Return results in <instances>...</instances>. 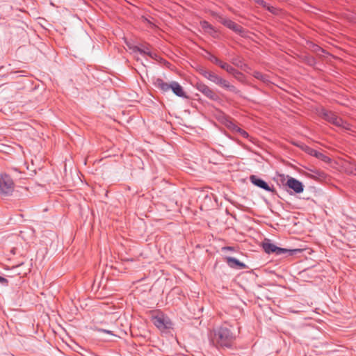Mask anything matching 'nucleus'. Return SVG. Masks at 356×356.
<instances>
[{
  "instance_id": "obj_1",
  "label": "nucleus",
  "mask_w": 356,
  "mask_h": 356,
  "mask_svg": "<svg viewBox=\"0 0 356 356\" xmlns=\"http://www.w3.org/2000/svg\"><path fill=\"white\" fill-rule=\"evenodd\" d=\"M236 334L234 327L223 324L213 328L209 334L211 343L216 348H231L236 340Z\"/></svg>"
},
{
  "instance_id": "obj_2",
  "label": "nucleus",
  "mask_w": 356,
  "mask_h": 356,
  "mask_svg": "<svg viewBox=\"0 0 356 356\" xmlns=\"http://www.w3.org/2000/svg\"><path fill=\"white\" fill-rule=\"evenodd\" d=\"M15 188V183L10 176L6 173L0 174V194L10 196Z\"/></svg>"
},
{
  "instance_id": "obj_3",
  "label": "nucleus",
  "mask_w": 356,
  "mask_h": 356,
  "mask_svg": "<svg viewBox=\"0 0 356 356\" xmlns=\"http://www.w3.org/2000/svg\"><path fill=\"white\" fill-rule=\"evenodd\" d=\"M318 115L325 120L337 127L343 126V120L341 118L338 117L334 113H333L331 111H327L324 108H322L319 110Z\"/></svg>"
},
{
  "instance_id": "obj_4",
  "label": "nucleus",
  "mask_w": 356,
  "mask_h": 356,
  "mask_svg": "<svg viewBox=\"0 0 356 356\" xmlns=\"http://www.w3.org/2000/svg\"><path fill=\"white\" fill-rule=\"evenodd\" d=\"M195 88L211 100L218 101L219 99L218 95L211 88L202 82H197L195 84Z\"/></svg>"
},
{
  "instance_id": "obj_5",
  "label": "nucleus",
  "mask_w": 356,
  "mask_h": 356,
  "mask_svg": "<svg viewBox=\"0 0 356 356\" xmlns=\"http://www.w3.org/2000/svg\"><path fill=\"white\" fill-rule=\"evenodd\" d=\"M219 21L222 25L233 31L236 33L240 35L241 36L245 35V30L241 25H238L232 20L227 18H220Z\"/></svg>"
},
{
  "instance_id": "obj_6",
  "label": "nucleus",
  "mask_w": 356,
  "mask_h": 356,
  "mask_svg": "<svg viewBox=\"0 0 356 356\" xmlns=\"http://www.w3.org/2000/svg\"><path fill=\"white\" fill-rule=\"evenodd\" d=\"M200 73L206 79L211 81V82L214 83L215 84L220 86L221 83H222V81L224 80L223 78L219 76L213 72L201 69L200 71Z\"/></svg>"
},
{
  "instance_id": "obj_7",
  "label": "nucleus",
  "mask_w": 356,
  "mask_h": 356,
  "mask_svg": "<svg viewBox=\"0 0 356 356\" xmlns=\"http://www.w3.org/2000/svg\"><path fill=\"white\" fill-rule=\"evenodd\" d=\"M250 180L254 185L259 188H261L268 192H275L273 187H270L264 180L256 175H251L250 177Z\"/></svg>"
},
{
  "instance_id": "obj_8",
  "label": "nucleus",
  "mask_w": 356,
  "mask_h": 356,
  "mask_svg": "<svg viewBox=\"0 0 356 356\" xmlns=\"http://www.w3.org/2000/svg\"><path fill=\"white\" fill-rule=\"evenodd\" d=\"M286 185L296 193H300L304 191L302 183L293 177H289Z\"/></svg>"
},
{
  "instance_id": "obj_9",
  "label": "nucleus",
  "mask_w": 356,
  "mask_h": 356,
  "mask_svg": "<svg viewBox=\"0 0 356 356\" xmlns=\"http://www.w3.org/2000/svg\"><path fill=\"white\" fill-rule=\"evenodd\" d=\"M227 265L235 269H245L246 265L234 257H227L225 258Z\"/></svg>"
},
{
  "instance_id": "obj_10",
  "label": "nucleus",
  "mask_w": 356,
  "mask_h": 356,
  "mask_svg": "<svg viewBox=\"0 0 356 356\" xmlns=\"http://www.w3.org/2000/svg\"><path fill=\"white\" fill-rule=\"evenodd\" d=\"M170 90H172L175 95L179 97H188L185 92L184 91L182 86L177 81H171Z\"/></svg>"
},
{
  "instance_id": "obj_11",
  "label": "nucleus",
  "mask_w": 356,
  "mask_h": 356,
  "mask_svg": "<svg viewBox=\"0 0 356 356\" xmlns=\"http://www.w3.org/2000/svg\"><path fill=\"white\" fill-rule=\"evenodd\" d=\"M305 150L309 155L313 156L323 161L327 162L330 161V159L328 156H327L322 152H318L314 149H312L309 147H306Z\"/></svg>"
},
{
  "instance_id": "obj_12",
  "label": "nucleus",
  "mask_w": 356,
  "mask_h": 356,
  "mask_svg": "<svg viewBox=\"0 0 356 356\" xmlns=\"http://www.w3.org/2000/svg\"><path fill=\"white\" fill-rule=\"evenodd\" d=\"M154 85L157 88L160 89L163 92H165L170 90L171 82L170 83H168L165 82L162 79L157 78L154 81Z\"/></svg>"
},
{
  "instance_id": "obj_13",
  "label": "nucleus",
  "mask_w": 356,
  "mask_h": 356,
  "mask_svg": "<svg viewBox=\"0 0 356 356\" xmlns=\"http://www.w3.org/2000/svg\"><path fill=\"white\" fill-rule=\"evenodd\" d=\"M154 325L160 330L168 327V322L163 317L156 316L153 318Z\"/></svg>"
},
{
  "instance_id": "obj_14",
  "label": "nucleus",
  "mask_w": 356,
  "mask_h": 356,
  "mask_svg": "<svg viewBox=\"0 0 356 356\" xmlns=\"http://www.w3.org/2000/svg\"><path fill=\"white\" fill-rule=\"evenodd\" d=\"M220 87L226 89L228 91L232 92L236 95H238L240 96L241 95V91L236 87H235L234 85L230 84L229 82L225 79L222 81V83H221Z\"/></svg>"
},
{
  "instance_id": "obj_15",
  "label": "nucleus",
  "mask_w": 356,
  "mask_h": 356,
  "mask_svg": "<svg viewBox=\"0 0 356 356\" xmlns=\"http://www.w3.org/2000/svg\"><path fill=\"white\" fill-rule=\"evenodd\" d=\"M133 51L134 52H139L142 55H147L152 58H153L154 54H153L151 51L149 47L144 46L142 47L134 46L133 47Z\"/></svg>"
},
{
  "instance_id": "obj_16",
  "label": "nucleus",
  "mask_w": 356,
  "mask_h": 356,
  "mask_svg": "<svg viewBox=\"0 0 356 356\" xmlns=\"http://www.w3.org/2000/svg\"><path fill=\"white\" fill-rule=\"evenodd\" d=\"M262 248L267 254H272L275 252L277 246L275 244L271 243L270 241L268 240L263 243Z\"/></svg>"
},
{
  "instance_id": "obj_17",
  "label": "nucleus",
  "mask_w": 356,
  "mask_h": 356,
  "mask_svg": "<svg viewBox=\"0 0 356 356\" xmlns=\"http://www.w3.org/2000/svg\"><path fill=\"white\" fill-rule=\"evenodd\" d=\"M299 251L298 249H286V248H282L277 246L276 251L275 254L276 255H282L288 254L289 255H293L295 252Z\"/></svg>"
},
{
  "instance_id": "obj_18",
  "label": "nucleus",
  "mask_w": 356,
  "mask_h": 356,
  "mask_svg": "<svg viewBox=\"0 0 356 356\" xmlns=\"http://www.w3.org/2000/svg\"><path fill=\"white\" fill-rule=\"evenodd\" d=\"M200 26L204 31V32L209 34V31L214 28L211 24H209L207 21H202L200 22Z\"/></svg>"
},
{
  "instance_id": "obj_19",
  "label": "nucleus",
  "mask_w": 356,
  "mask_h": 356,
  "mask_svg": "<svg viewBox=\"0 0 356 356\" xmlns=\"http://www.w3.org/2000/svg\"><path fill=\"white\" fill-rule=\"evenodd\" d=\"M220 68L225 70L229 74H232V73H235V68L232 67L230 65H229L227 63L222 62L221 65L220 66Z\"/></svg>"
},
{
  "instance_id": "obj_20",
  "label": "nucleus",
  "mask_w": 356,
  "mask_h": 356,
  "mask_svg": "<svg viewBox=\"0 0 356 356\" xmlns=\"http://www.w3.org/2000/svg\"><path fill=\"white\" fill-rule=\"evenodd\" d=\"M208 59L213 63L218 65L219 67L221 65L222 60L218 58L216 56L212 55L211 54H209Z\"/></svg>"
},
{
  "instance_id": "obj_21",
  "label": "nucleus",
  "mask_w": 356,
  "mask_h": 356,
  "mask_svg": "<svg viewBox=\"0 0 356 356\" xmlns=\"http://www.w3.org/2000/svg\"><path fill=\"white\" fill-rule=\"evenodd\" d=\"M254 76L259 79V80H261L263 81H267V77L265 74H262L261 72H255L254 74Z\"/></svg>"
},
{
  "instance_id": "obj_22",
  "label": "nucleus",
  "mask_w": 356,
  "mask_h": 356,
  "mask_svg": "<svg viewBox=\"0 0 356 356\" xmlns=\"http://www.w3.org/2000/svg\"><path fill=\"white\" fill-rule=\"evenodd\" d=\"M312 50L316 54H320V52L324 51V50L321 47L315 44H312Z\"/></svg>"
},
{
  "instance_id": "obj_23",
  "label": "nucleus",
  "mask_w": 356,
  "mask_h": 356,
  "mask_svg": "<svg viewBox=\"0 0 356 356\" xmlns=\"http://www.w3.org/2000/svg\"><path fill=\"white\" fill-rule=\"evenodd\" d=\"M236 131L238 133H239L240 135L241 136H243V138H247L249 136V135H248L247 131H245V130H243V129H241V128H239L238 127H236Z\"/></svg>"
},
{
  "instance_id": "obj_24",
  "label": "nucleus",
  "mask_w": 356,
  "mask_h": 356,
  "mask_svg": "<svg viewBox=\"0 0 356 356\" xmlns=\"http://www.w3.org/2000/svg\"><path fill=\"white\" fill-rule=\"evenodd\" d=\"M266 8L270 13L273 14H277L278 10L275 7L270 6L267 3V6L265 8Z\"/></svg>"
},
{
  "instance_id": "obj_25",
  "label": "nucleus",
  "mask_w": 356,
  "mask_h": 356,
  "mask_svg": "<svg viewBox=\"0 0 356 356\" xmlns=\"http://www.w3.org/2000/svg\"><path fill=\"white\" fill-rule=\"evenodd\" d=\"M235 73H232V75L234 76V78L237 79L238 80H241V76H243V74L235 69Z\"/></svg>"
},
{
  "instance_id": "obj_26",
  "label": "nucleus",
  "mask_w": 356,
  "mask_h": 356,
  "mask_svg": "<svg viewBox=\"0 0 356 356\" xmlns=\"http://www.w3.org/2000/svg\"><path fill=\"white\" fill-rule=\"evenodd\" d=\"M209 34L214 38L218 37V32L215 28H213L209 33Z\"/></svg>"
},
{
  "instance_id": "obj_27",
  "label": "nucleus",
  "mask_w": 356,
  "mask_h": 356,
  "mask_svg": "<svg viewBox=\"0 0 356 356\" xmlns=\"http://www.w3.org/2000/svg\"><path fill=\"white\" fill-rule=\"evenodd\" d=\"M254 1L259 6H262L263 8H266L267 6V3L264 1V0H254Z\"/></svg>"
},
{
  "instance_id": "obj_28",
  "label": "nucleus",
  "mask_w": 356,
  "mask_h": 356,
  "mask_svg": "<svg viewBox=\"0 0 356 356\" xmlns=\"http://www.w3.org/2000/svg\"><path fill=\"white\" fill-rule=\"evenodd\" d=\"M0 283L4 286H7L8 284V281L7 279L0 276Z\"/></svg>"
},
{
  "instance_id": "obj_29",
  "label": "nucleus",
  "mask_w": 356,
  "mask_h": 356,
  "mask_svg": "<svg viewBox=\"0 0 356 356\" xmlns=\"http://www.w3.org/2000/svg\"><path fill=\"white\" fill-rule=\"evenodd\" d=\"M239 62H240V60H239L238 58H234V59H233V60H232V63L234 65H236V66H238V65H238V63H239Z\"/></svg>"
},
{
  "instance_id": "obj_30",
  "label": "nucleus",
  "mask_w": 356,
  "mask_h": 356,
  "mask_svg": "<svg viewBox=\"0 0 356 356\" xmlns=\"http://www.w3.org/2000/svg\"><path fill=\"white\" fill-rule=\"evenodd\" d=\"M101 332H106V333H108V334H113L111 331L110 330H100Z\"/></svg>"
},
{
  "instance_id": "obj_31",
  "label": "nucleus",
  "mask_w": 356,
  "mask_h": 356,
  "mask_svg": "<svg viewBox=\"0 0 356 356\" xmlns=\"http://www.w3.org/2000/svg\"><path fill=\"white\" fill-rule=\"evenodd\" d=\"M222 249L223 250H232L233 248L230 247V246H227V247H224Z\"/></svg>"
},
{
  "instance_id": "obj_32",
  "label": "nucleus",
  "mask_w": 356,
  "mask_h": 356,
  "mask_svg": "<svg viewBox=\"0 0 356 356\" xmlns=\"http://www.w3.org/2000/svg\"><path fill=\"white\" fill-rule=\"evenodd\" d=\"M309 63L310 65L313 64L314 63V58L313 57H311L309 58Z\"/></svg>"
},
{
  "instance_id": "obj_33",
  "label": "nucleus",
  "mask_w": 356,
  "mask_h": 356,
  "mask_svg": "<svg viewBox=\"0 0 356 356\" xmlns=\"http://www.w3.org/2000/svg\"><path fill=\"white\" fill-rule=\"evenodd\" d=\"M354 170L356 171V165L355 166ZM355 175H356V173H355Z\"/></svg>"
}]
</instances>
